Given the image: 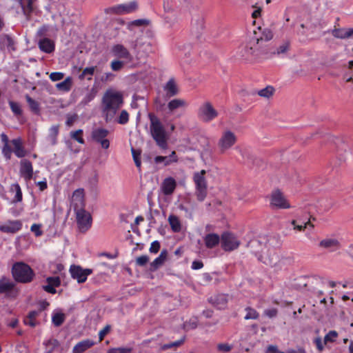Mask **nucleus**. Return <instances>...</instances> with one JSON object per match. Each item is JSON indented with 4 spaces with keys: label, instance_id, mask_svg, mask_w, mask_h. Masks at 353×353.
Instances as JSON below:
<instances>
[{
    "label": "nucleus",
    "instance_id": "ddd939ff",
    "mask_svg": "<svg viewBox=\"0 0 353 353\" xmlns=\"http://www.w3.org/2000/svg\"><path fill=\"white\" fill-rule=\"evenodd\" d=\"M19 175L26 181H30L34 176L32 162L27 159H22L19 162Z\"/></svg>",
    "mask_w": 353,
    "mask_h": 353
},
{
    "label": "nucleus",
    "instance_id": "7c9ffc66",
    "mask_svg": "<svg viewBox=\"0 0 353 353\" xmlns=\"http://www.w3.org/2000/svg\"><path fill=\"white\" fill-rule=\"evenodd\" d=\"M167 256H168V252L166 250H163L161 251V254H159V256L156 258L150 264L151 265V269L152 270H157L159 267H161L163 263L166 260V258H167Z\"/></svg>",
    "mask_w": 353,
    "mask_h": 353
},
{
    "label": "nucleus",
    "instance_id": "09e8293b",
    "mask_svg": "<svg viewBox=\"0 0 353 353\" xmlns=\"http://www.w3.org/2000/svg\"><path fill=\"white\" fill-rule=\"evenodd\" d=\"M337 336L338 333L336 331H330L324 337V343L326 344L328 342H334Z\"/></svg>",
    "mask_w": 353,
    "mask_h": 353
},
{
    "label": "nucleus",
    "instance_id": "6e6d98bb",
    "mask_svg": "<svg viewBox=\"0 0 353 353\" xmlns=\"http://www.w3.org/2000/svg\"><path fill=\"white\" fill-rule=\"evenodd\" d=\"M246 312L247 313L245 316V319H255L258 317L257 312L253 309L248 308Z\"/></svg>",
    "mask_w": 353,
    "mask_h": 353
},
{
    "label": "nucleus",
    "instance_id": "f8f14e48",
    "mask_svg": "<svg viewBox=\"0 0 353 353\" xmlns=\"http://www.w3.org/2000/svg\"><path fill=\"white\" fill-rule=\"evenodd\" d=\"M270 206L279 209H289L291 208L290 204L279 190H275L272 192L270 196Z\"/></svg>",
    "mask_w": 353,
    "mask_h": 353
},
{
    "label": "nucleus",
    "instance_id": "4468645a",
    "mask_svg": "<svg viewBox=\"0 0 353 353\" xmlns=\"http://www.w3.org/2000/svg\"><path fill=\"white\" fill-rule=\"evenodd\" d=\"M70 272L72 277L74 279H76L78 283H84L88 276L92 274V270L91 269H83L79 265H71L70 268Z\"/></svg>",
    "mask_w": 353,
    "mask_h": 353
},
{
    "label": "nucleus",
    "instance_id": "c756f323",
    "mask_svg": "<svg viewBox=\"0 0 353 353\" xmlns=\"http://www.w3.org/2000/svg\"><path fill=\"white\" fill-rule=\"evenodd\" d=\"M210 301L219 309H223L225 307L228 303V296L226 294H218L214 297L210 298Z\"/></svg>",
    "mask_w": 353,
    "mask_h": 353
},
{
    "label": "nucleus",
    "instance_id": "f257e3e1",
    "mask_svg": "<svg viewBox=\"0 0 353 353\" xmlns=\"http://www.w3.org/2000/svg\"><path fill=\"white\" fill-rule=\"evenodd\" d=\"M265 28L259 26L254 28L248 43L241 46L240 55L245 60L256 59L265 52Z\"/></svg>",
    "mask_w": 353,
    "mask_h": 353
},
{
    "label": "nucleus",
    "instance_id": "bb28decb",
    "mask_svg": "<svg viewBox=\"0 0 353 353\" xmlns=\"http://www.w3.org/2000/svg\"><path fill=\"white\" fill-rule=\"evenodd\" d=\"M321 248L329 249L331 251H335L340 248V243L336 239L327 238L319 243Z\"/></svg>",
    "mask_w": 353,
    "mask_h": 353
},
{
    "label": "nucleus",
    "instance_id": "aec40b11",
    "mask_svg": "<svg viewBox=\"0 0 353 353\" xmlns=\"http://www.w3.org/2000/svg\"><path fill=\"white\" fill-rule=\"evenodd\" d=\"M176 187V182L172 177L165 178L161 185V190L165 195L172 194Z\"/></svg>",
    "mask_w": 353,
    "mask_h": 353
},
{
    "label": "nucleus",
    "instance_id": "20e7f679",
    "mask_svg": "<svg viewBox=\"0 0 353 353\" xmlns=\"http://www.w3.org/2000/svg\"><path fill=\"white\" fill-rule=\"evenodd\" d=\"M150 121V132L152 138L161 148L167 147V134L165 130L159 119L152 114H149Z\"/></svg>",
    "mask_w": 353,
    "mask_h": 353
},
{
    "label": "nucleus",
    "instance_id": "2eb2a0df",
    "mask_svg": "<svg viewBox=\"0 0 353 353\" xmlns=\"http://www.w3.org/2000/svg\"><path fill=\"white\" fill-rule=\"evenodd\" d=\"M240 245L237 239L231 233L225 232L221 236V247L225 251H232Z\"/></svg>",
    "mask_w": 353,
    "mask_h": 353
},
{
    "label": "nucleus",
    "instance_id": "9b49d317",
    "mask_svg": "<svg viewBox=\"0 0 353 353\" xmlns=\"http://www.w3.org/2000/svg\"><path fill=\"white\" fill-rule=\"evenodd\" d=\"M110 131L103 128H97L92 130L91 136L92 139L99 143L103 149H108L110 147V141L107 139Z\"/></svg>",
    "mask_w": 353,
    "mask_h": 353
},
{
    "label": "nucleus",
    "instance_id": "603ef678",
    "mask_svg": "<svg viewBox=\"0 0 353 353\" xmlns=\"http://www.w3.org/2000/svg\"><path fill=\"white\" fill-rule=\"evenodd\" d=\"M132 349L128 347H114L110 348L107 353H131Z\"/></svg>",
    "mask_w": 353,
    "mask_h": 353
},
{
    "label": "nucleus",
    "instance_id": "6e6552de",
    "mask_svg": "<svg viewBox=\"0 0 353 353\" xmlns=\"http://www.w3.org/2000/svg\"><path fill=\"white\" fill-rule=\"evenodd\" d=\"M197 116L202 121L210 122L218 117V112L210 102L205 101L199 108Z\"/></svg>",
    "mask_w": 353,
    "mask_h": 353
},
{
    "label": "nucleus",
    "instance_id": "c9c22d12",
    "mask_svg": "<svg viewBox=\"0 0 353 353\" xmlns=\"http://www.w3.org/2000/svg\"><path fill=\"white\" fill-rule=\"evenodd\" d=\"M72 84V78L70 77H68L62 82L58 83L56 85V87L59 90L68 92L71 89Z\"/></svg>",
    "mask_w": 353,
    "mask_h": 353
},
{
    "label": "nucleus",
    "instance_id": "e433bc0d",
    "mask_svg": "<svg viewBox=\"0 0 353 353\" xmlns=\"http://www.w3.org/2000/svg\"><path fill=\"white\" fill-rule=\"evenodd\" d=\"M59 134V125H52L49 129V134L48 137V139L52 145H55L57 143V137Z\"/></svg>",
    "mask_w": 353,
    "mask_h": 353
},
{
    "label": "nucleus",
    "instance_id": "13d9d810",
    "mask_svg": "<svg viewBox=\"0 0 353 353\" xmlns=\"http://www.w3.org/2000/svg\"><path fill=\"white\" fill-rule=\"evenodd\" d=\"M149 261V257L147 255H142L137 258L136 263L139 266L145 265Z\"/></svg>",
    "mask_w": 353,
    "mask_h": 353
},
{
    "label": "nucleus",
    "instance_id": "680f3d73",
    "mask_svg": "<svg viewBox=\"0 0 353 353\" xmlns=\"http://www.w3.org/2000/svg\"><path fill=\"white\" fill-rule=\"evenodd\" d=\"M256 94V91H254L252 92V93H250L247 90L245 89H241L239 92V94L240 96V97L243 100V101H246V98L250 96V94L252 95H255Z\"/></svg>",
    "mask_w": 353,
    "mask_h": 353
},
{
    "label": "nucleus",
    "instance_id": "4c0bfd02",
    "mask_svg": "<svg viewBox=\"0 0 353 353\" xmlns=\"http://www.w3.org/2000/svg\"><path fill=\"white\" fill-rule=\"evenodd\" d=\"M186 4L187 2L185 0H171V5L169 6L168 4L167 6H165V4L164 8L165 10H173L175 9H181Z\"/></svg>",
    "mask_w": 353,
    "mask_h": 353
},
{
    "label": "nucleus",
    "instance_id": "ea45409f",
    "mask_svg": "<svg viewBox=\"0 0 353 353\" xmlns=\"http://www.w3.org/2000/svg\"><path fill=\"white\" fill-rule=\"evenodd\" d=\"M129 121V114L125 110H123L120 112L118 117L115 116V119L112 121H115L119 124L125 125Z\"/></svg>",
    "mask_w": 353,
    "mask_h": 353
},
{
    "label": "nucleus",
    "instance_id": "dca6fc26",
    "mask_svg": "<svg viewBox=\"0 0 353 353\" xmlns=\"http://www.w3.org/2000/svg\"><path fill=\"white\" fill-rule=\"evenodd\" d=\"M110 52L117 59H125L128 61H131L132 60V55L128 49L122 44L118 43L112 46Z\"/></svg>",
    "mask_w": 353,
    "mask_h": 353
},
{
    "label": "nucleus",
    "instance_id": "37998d69",
    "mask_svg": "<svg viewBox=\"0 0 353 353\" xmlns=\"http://www.w3.org/2000/svg\"><path fill=\"white\" fill-rule=\"evenodd\" d=\"M9 105L10 107L12 112L15 116H20L22 114L21 106L19 103L10 101Z\"/></svg>",
    "mask_w": 353,
    "mask_h": 353
},
{
    "label": "nucleus",
    "instance_id": "393cba45",
    "mask_svg": "<svg viewBox=\"0 0 353 353\" xmlns=\"http://www.w3.org/2000/svg\"><path fill=\"white\" fill-rule=\"evenodd\" d=\"M94 345V342L92 340H83L74 346L72 349V353H83L88 349L92 347Z\"/></svg>",
    "mask_w": 353,
    "mask_h": 353
},
{
    "label": "nucleus",
    "instance_id": "2f4dec72",
    "mask_svg": "<svg viewBox=\"0 0 353 353\" xmlns=\"http://www.w3.org/2000/svg\"><path fill=\"white\" fill-rule=\"evenodd\" d=\"M39 46L41 50L46 53H50L54 49L53 42L49 39H43L41 40L39 43Z\"/></svg>",
    "mask_w": 353,
    "mask_h": 353
},
{
    "label": "nucleus",
    "instance_id": "f3484780",
    "mask_svg": "<svg viewBox=\"0 0 353 353\" xmlns=\"http://www.w3.org/2000/svg\"><path fill=\"white\" fill-rule=\"evenodd\" d=\"M71 205L74 208V210L79 209H84V191L83 189L76 190L72 196Z\"/></svg>",
    "mask_w": 353,
    "mask_h": 353
},
{
    "label": "nucleus",
    "instance_id": "c85d7f7f",
    "mask_svg": "<svg viewBox=\"0 0 353 353\" xmlns=\"http://www.w3.org/2000/svg\"><path fill=\"white\" fill-rule=\"evenodd\" d=\"M204 242L208 248H213L219 245L220 236L214 233L208 234L204 237Z\"/></svg>",
    "mask_w": 353,
    "mask_h": 353
},
{
    "label": "nucleus",
    "instance_id": "49530a36",
    "mask_svg": "<svg viewBox=\"0 0 353 353\" xmlns=\"http://www.w3.org/2000/svg\"><path fill=\"white\" fill-rule=\"evenodd\" d=\"M82 134H83L82 130H77L76 131H72L70 132V137H71V138L76 140L79 143L83 144V143H84V140L81 137Z\"/></svg>",
    "mask_w": 353,
    "mask_h": 353
},
{
    "label": "nucleus",
    "instance_id": "de8ad7c7",
    "mask_svg": "<svg viewBox=\"0 0 353 353\" xmlns=\"http://www.w3.org/2000/svg\"><path fill=\"white\" fill-rule=\"evenodd\" d=\"M131 152H132L133 160L134 161V163H135L136 166L138 168H141V162L140 157H139L140 154H141V152L139 151L136 150L133 148H132Z\"/></svg>",
    "mask_w": 353,
    "mask_h": 353
},
{
    "label": "nucleus",
    "instance_id": "a878e982",
    "mask_svg": "<svg viewBox=\"0 0 353 353\" xmlns=\"http://www.w3.org/2000/svg\"><path fill=\"white\" fill-rule=\"evenodd\" d=\"M15 284L9 278L2 276L0 279V294L9 293L14 288Z\"/></svg>",
    "mask_w": 353,
    "mask_h": 353
},
{
    "label": "nucleus",
    "instance_id": "338daca9",
    "mask_svg": "<svg viewBox=\"0 0 353 353\" xmlns=\"http://www.w3.org/2000/svg\"><path fill=\"white\" fill-rule=\"evenodd\" d=\"M203 267V263L200 261H194L192 263V268L193 270H199Z\"/></svg>",
    "mask_w": 353,
    "mask_h": 353
},
{
    "label": "nucleus",
    "instance_id": "1a4fd4ad",
    "mask_svg": "<svg viewBox=\"0 0 353 353\" xmlns=\"http://www.w3.org/2000/svg\"><path fill=\"white\" fill-rule=\"evenodd\" d=\"M78 228L81 232L88 231L92 225V217L84 209L75 211Z\"/></svg>",
    "mask_w": 353,
    "mask_h": 353
},
{
    "label": "nucleus",
    "instance_id": "69168bd1",
    "mask_svg": "<svg viewBox=\"0 0 353 353\" xmlns=\"http://www.w3.org/2000/svg\"><path fill=\"white\" fill-rule=\"evenodd\" d=\"M43 289L48 292V293H50V294H55L57 292V290L55 289V288H54L53 286H52L51 285H50L49 283H48L47 285H43Z\"/></svg>",
    "mask_w": 353,
    "mask_h": 353
},
{
    "label": "nucleus",
    "instance_id": "4be33fe9",
    "mask_svg": "<svg viewBox=\"0 0 353 353\" xmlns=\"http://www.w3.org/2000/svg\"><path fill=\"white\" fill-rule=\"evenodd\" d=\"M188 105V103L185 99L177 98L170 101L167 105V108L169 113L172 114L176 110L184 109L187 108Z\"/></svg>",
    "mask_w": 353,
    "mask_h": 353
},
{
    "label": "nucleus",
    "instance_id": "774afa93",
    "mask_svg": "<svg viewBox=\"0 0 353 353\" xmlns=\"http://www.w3.org/2000/svg\"><path fill=\"white\" fill-rule=\"evenodd\" d=\"M266 353H284L278 350L276 346L270 345L266 350Z\"/></svg>",
    "mask_w": 353,
    "mask_h": 353
},
{
    "label": "nucleus",
    "instance_id": "052dcab7",
    "mask_svg": "<svg viewBox=\"0 0 353 353\" xmlns=\"http://www.w3.org/2000/svg\"><path fill=\"white\" fill-rule=\"evenodd\" d=\"M232 345L228 343H219L217 345V349L219 351L223 352H228L232 350Z\"/></svg>",
    "mask_w": 353,
    "mask_h": 353
},
{
    "label": "nucleus",
    "instance_id": "a211bd4d",
    "mask_svg": "<svg viewBox=\"0 0 353 353\" xmlns=\"http://www.w3.org/2000/svg\"><path fill=\"white\" fill-rule=\"evenodd\" d=\"M138 7L137 3L134 1L120 4L116 6H114L111 8L113 12L119 14H124L131 13L137 10Z\"/></svg>",
    "mask_w": 353,
    "mask_h": 353
},
{
    "label": "nucleus",
    "instance_id": "58836bf2",
    "mask_svg": "<svg viewBox=\"0 0 353 353\" xmlns=\"http://www.w3.org/2000/svg\"><path fill=\"white\" fill-rule=\"evenodd\" d=\"M97 90L96 88H91L84 96L83 99L81 100V103L85 105L88 104L90 101H92L95 97L97 96Z\"/></svg>",
    "mask_w": 353,
    "mask_h": 353
},
{
    "label": "nucleus",
    "instance_id": "412c9836",
    "mask_svg": "<svg viewBox=\"0 0 353 353\" xmlns=\"http://www.w3.org/2000/svg\"><path fill=\"white\" fill-rule=\"evenodd\" d=\"M22 223L20 221H9L4 225H0V231L6 233H15L21 229Z\"/></svg>",
    "mask_w": 353,
    "mask_h": 353
},
{
    "label": "nucleus",
    "instance_id": "f03ea898",
    "mask_svg": "<svg viewBox=\"0 0 353 353\" xmlns=\"http://www.w3.org/2000/svg\"><path fill=\"white\" fill-rule=\"evenodd\" d=\"M123 103L121 92L110 89L104 93L101 101V109L106 122H112Z\"/></svg>",
    "mask_w": 353,
    "mask_h": 353
},
{
    "label": "nucleus",
    "instance_id": "e2e57ef3",
    "mask_svg": "<svg viewBox=\"0 0 353 353\" xmlns=\"http://www.w3.org/2000/svg\"><path fill=\"white\" fill-rule=\"evenodd\" d=\"M160 249V243L158 241H154L151 243L150 252L152 253H157Z\"/></svg>",
    "mask_w": 353,
    "mask_h": 353
},
{
    "label": "nucleus",
    "instance_id": "79ce46f5",
    "mask_svg": "<svg viewBox=\"0 0 353 353\" xmlns=\"http://www.w3.org/2000/svg\"><path fill=\"white\" fill-rule=\"evenodd\" d=\"M96 67L92 66V67H87L83 69L81 74L79 75V78L81 80L84 79L86 78L88 80H91L92 75L94 73Z\"/></svg>",
    "mask_w": 353,
    "mask_h": 353
},
{
    "label": "nucleus",
    "instance_id": "39448f33",
    "mask_svg": "<svg viewBox=\"0 0 353 353\" xmlns=\"http://www.w3.org/2000/svg\"><path fill=\"white\" fill-rule=\"evenodd\" d=\"M12 274L17 282L21 283H30L34 277V272L30 266L21 261L13 264Z\"/></svg>",
    "mask_w": 353,
    "mask_h": 353
},
{
    "label": "nucleus",
    "instance_id": "9d476101",
    "mask_svg": "<svg viewBox=\"0 0 353 353\" xmlns=\"http://www.w3.org/2000/svg\"><path fill=\"white\" fill-rule=\"evenodd\" d=\"M12 7L16 9V12L23 13L26 17L34 10V0H12Z\"/></svg>",
    "mask_w": 353,
    "mask_h": 353
},
{
    "label": "nucleus",
    "instance_id": "5701e85b",
    "mask_svg": "<svg viewBox=\"0 0 353 353\" xmlns=\"http://www.w3.org/2000/svg\"><path fill=\"white\" fill-rule=\"evenodd\" d=\"M13 145V152L18 158H23L27 155V151L23 145L22 140L20 138L14 139L11 141Z\"/></svg>",
    "mask_w": 353,
    "mask_h": 353
},
{
    "label": "nucleus",
    "instance_id": "864d4df0",
    "mask_svg": "<svg viewBox=\"0 0 353 353\" xmlns=\"http://www.w3.org/2000/svg\"><path fill=\"white\" fill-rule=\"evenodd\" d=\"M124 65V63L120 60L115 59L111 62V69L113 71L120 70Z\"/></svg>",
    "mask_w": 353,
    "mask_h": 353
},
{
    "label": "nucleus",
    "instance_id": "8fccbe9b",
    "mask_svg": "<svg viewBox=\"0 0 353 353\" xmlns=\"http://www.w3.org/2000/svg\"><path fill=\"white\" fill-rule=\"evenodd\" d=\"M12 152V151L9 143H4L2 148V154L7 160H10L11 159Z\"/></svg>",
    "mask_w": 353,
    "mask_h": 353
},
{
    "label": "nucleus",
    "instance_id": "423d86ee",
    "mask_svg": "<svg viewBox=\"0 0 353 353\" xmlns=\"http://www.w3.org/2000/svg\"><path fill=\"white\" fill-rule=\"evenodd\" d=\"M237 141L236 135L230 130H226L222 132L220 138L217 142V147L220 154H225Z\"/></svg>",
    "mask_w": 353,
    "mask_h": 353
},
{
    "label": "nucleus",
    "instance_id": "6ab92c4d",
    "mask_svg": "<svg viewBox=\"0 0 353 353\" xmlns=\"http://www.w3.org/2000/svg\"><path fill=\"white\" fill-rule=\"evenodd\" d=\"M326 32H330L334 38L340 39H346L353 38V28H336L329 30Z\"/></svg>",
    "mask_w": 353,
    "mask_h": 353
},
{
    "label": "nucleus",
    "instance_id": "bf43d9fd",
    "mask_svg": "<svg viewBox=\"0 0 353 353\" xmlns=\"http://www.w3.org/2000/svg\"><path fill=\"white\" fill-rule=\"evenodd\" d=\"M63 77H64V74L63 72H52L50 74V79L52 81H57L61 80Z\"/></svg>",
    "mask_w": 353,
    "mask_h": 353
},
{
    "label": "nucleus",
    "instance_id": "a18cd8bd",
    "mask_svg": "<svg viewBox=\"0 0 353 353\" xmlns=\"http://www.w3.org/2000/svg\"><path fill=\"white\" fill-rule=\"evenodd\" d=\"M64 320L65 316L63 313L58 312L54 314L52 317V323L57 327L60 326L63 323Z\"/></svg>",
    "mask_w": 353,
    "mask_h": 353
},
{
    "label": "nucleus",
    "instance_id": "cd10ccee",
    "mask_svg": "<svg viewBox=\"0 0 353 353\" xmlns=\"http://www.w3.org/2000/svg\"><path fill=\"white\" fill-rule=\"evenodd\" d=\"M178 161L176 154L174 151H172L169 156H157L154 159L156 163H163L164 165H169L173 163H176Z\"/></svg>",
    "mask_w": 353,
    "mask_h": 353
},
{
    "label": "nucleus",
    "instance_id": "c03bdc74",
    "mask_svg": "<svg viewBox=\"0 0 353 353\" xmlns=\"http://www.w3.org/2000/svg\"><path fill=\"white\" fill-rule=\"evenodd\" d=\"M27 103H28L31 110L35 113L39 112V105L37 101L32 99L29 95L26 96Z\"/></svg>",
    "mask_w": 353,
    "mask_h": 353
},
{
    "label": "nucleus",
    "instance_id": "473e14b6",
    "mask_svg": "<svg viewBox=\"0 0 353 353\" xmlns=\"http://www.w3.org/2000/svg\"><path fill=\"white\" fill-rule=\"evenodd\" d=\"M291 224L294 226V230L298 231H303L307 227L314 228V225L311 223L309 219L307 221H301L300 220H292Z\"/></svg>",
    "mask_w": 353,
    "mask_h": 353
},
{
    "label": "nucleus",
    "instance_id": "5fc2aeb1",
    "mask_svg": "<svg viewBox=\"0 0 353 353\" xmlns=\"http://www.w3.org/2000/svg\"><path fill=\"white\" fill-rule=\"evenodd\" d=\"M14 189L16 192L14 201L15 202L21 201L22 200V192L19 185L15 184L14 185Z\"/></svg>",
    "mask_w": 353,
    "mask_h": 353
},
{
    "label": "nucleus",
    "instance_id": "4d7b16f0",
    "mask_svg": "<svg viewBox=\"0 0 353 353\" xmlns=\"http://www.w3.org/2000/svg\"><path fill=\"white\" fill-rule=\"evenodd\" d=\"M31 232H34L36 236H40L42 235L43 232L41 230V225L34 223L30 228Z\"/></svg>",
    "mask_w": 353,
    "mask_h": 353
},
{
    "label": "nucleus",
    "instance_id": "f704fd0d",
    "mask_svg": "<svg viewBox=\"0 0 353 353\" xmlns=\"http://www.w3.org/2000/svg\"><path fill=\"white\" fill-rule=\"evenodd\" d=\"M150 24V21L145 19H136L134 21H132L128 23V29L130 30H132L133 27L137 26V27H143L145 29L143 30L144 31L146 28H148V26Z\"/></svg>",
    "mask_w": 353,
    "mask_h": 353
},
{
    "label": "nucleus",
    "instance_id": "7ed1b4c3",
    "mask_svg": "<svg viewBox=\"0 0 353 353\" xmlns=\"http://www.w3.org/2000/svg\"><path fill=\"white\" fill-rule=\"evenodd\" d=\"M141 32L142 34L132 43V47L137 57H146L154 51V33L150 28Z\"/></svg>",
    "mask_w": 353,
    "mask_h": 353
},
{
    "label": "nucleus",
    "instance_id": "0e129e2a",
    "mask_svg": "<svg viewBox=\"0 0 353 353\" xmlns=\"http://www.w3.org/2000/svg\"><path fill=\"white\" fill-rule=\"evenodd\" d=\"M110 330V325H106L103 330H101L99 333V341H102L104 336L109 332Z\"/></svg>",
    "mask_w": 353,
    "mask_h": 353
},
{
    "label": "nucleus",
    "instance_id": "0eeeda50",
    "mask_svg": "<svg viewBox=\"0 0 353 353\" xmlns=\"http://www.w3.org/2000/svg\"><path fill=\"white\" fill-rule=\"evenodd\" d=\"M205 170H202L200 172H195L193 176V180L195 183L196 195L197 199L203 201L208 192L207 182L205 178Z\"/></svg>",
    "mask_w": 353,
    "mask_h": 353
},
{
    "label": "nucleus",
    "instance_id": "b1692460",
    "mask_svg": "<svg viewBox=\"0 0 353 353\" xmlns=\"http://www.w3.org/2000/svg\"><path fill=\"white\" fill-rule=\"evenodd\" d=\"M167 98H171L179 93V88L173 79H170L163 86Z\"/></svg>",
    "mask_w": 353,
    "mask_h": 353
},
{
    "label": "nucleus",
    "instance_id": "72a5a7b5",
    "mask_svg": "<svg viewBox=\"0 0 353 353\" xmlns=\"http://www.w3.org/2000/svg\"><path fill=\"white\" fill-rule=\"evenodd\" d=\"M168 222L170 225L171 229L174 232H179L181 230V224L179 218L175 215H170L168 217Z\"/></svg>",
    "mask_w": 353,
    "mask_h": 353
},
{
    "label": "nucleus",
    "instance_id": "3c124183",
    "mask_svg": "<svg viewBox=\"0 0 353 353\" xmlns=\"http://www.w3.org/2000/svg\"><path fill=\"white\" fill-rule=\"evenodd\" d=\"M46 281L54 288L59 287L61 285V279L59 276L48 277Z\"/></svg>",
    "mask_w": 353,
    "mask_h": 353
},
{
    "label": "nucleus",
    "instance_id": "a19ab883",
    "mask_svg": "<svg viewBox=\"0 0 353 353\" xmlns=\"http://www.w3.org/2000/svg\"><path fill=\"white\" fill-rule=\"evenodd\" d=\"M38 311H31L29 312L28 316L24 319V323L30 327H34L36 325L35 319L38 316Z\"/></svg>",
    "mask_w": 353,
    "mask_h": 353
}]
</instances>
